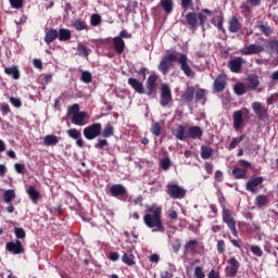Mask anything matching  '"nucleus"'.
<instances>
[{"label":"nucleus","mask_w":278,"mask_h":278,"mask_svg":"<svg viewBox=\"0 0 278 278\" xmlns=\"http://www.w3.org/2000/svg\"><path fill=\"white\" fill-rule=\"evenodd\" d=\"M146 215L143 216V223L150 229L156 228V231H164V225L162 224V207L157 204L148 206Z\"/></svg>","instance_id":"1"},{"label":"nucleus","mask_w":278,"mask_h":278,"mask_svg":"<svg viewBox=\"0 0 278 278\" xmlns=\"http://www.w3.org/2000/svg\"><path fill=\"white\" fill-rule=\"evenodd\" d=\"M102 130L103 126L101 123H94L84 128L83 134L87 140H94V138H99V136H101Z\"/></svg>","instance_id":"2"},{"label":"nucleus","mask_w":278,"mask_h":278,"mask_svg":"<svg viewBox=\"0 0 278 278\" xmlns=\"http://www.w3.org/2000/svg\"><path fill=\"white\" fill-rule=\"evenodd\" d=\"M179 56L174 53L167 54L160 63L159 71L163 73L164 75L168 74V71H170V66H173V62H178Z\"/></svg>","instance_id":"3"},{"label":"nucleus","mask_w":278,"mask_h":278,"mask_svg":"<svg viewBox=\"0 0 278 278\" xmlns=\"http://www.w3.org/2000/svg\"><path fill=\"white\" fill-rule=\"evenodd\" d=\"M223 223L227 225L235 238H238V229H236V219L231 216V211L223 208L222 213Z\"/></svg>","instance_id":"4"},{"label":"nucleus","mask_w":278,"mask_h":278,"mask_svg":"<svg viewBox=\"0 0 278 278\" xmlns=\"http://www.w3.org/2000/svg\"><path fill=\"white\" fill-rule=\"evenodd\" d=\"M186 189L184 187H180L179 185H167V194L172 199H184L186 197Z\"/></svg>","instance_id":"5"},{"label":"nucleus","mask_w":278,"mask_h":278,"mask_svg":"<svg viewBox=\"0 0 278 278\" xmlns=\"http://www.w3.org/2000/svg\"><path fill=\"white\" fill-rule=\"evenodd\" d=\"M262 184H264V177L257 176L251 178L245 185V190H248V192H252V194H257Z\"/></svg>","instance_id":"6"},{"label":"nucleus","mask_w":278,"mask_h":278,"mask_svg":"<svg viewBox=\"0 0 278 278\" xmlns=\"http://www.w3.org/2000/svg\"><path fill=\"white\" fill-rule=\"evenodd\" d=\"M252 110L254 114L257 115V118L260 121H268L269 115H268V109H266L261 102H253L252 103Z\"/></svg>","instance_id":"7"},{"label":"nucleus","mask_w":278,"mask_h":278,"mask_svg":"<svg viewBox=\"0 0 278 278\" xmlns=\"http://www.w3.org/2000/svg\"><path fill=\"white\" fill-rule=\"evenodd\" d=\"M173 101V93L170 92V87L168 85H162L161 87V100L160 103L162 108H166Z\"/></svg>","instance_id":"8"},{"label":"nucleus","mask_w":278,"mask_h":278,"mask_svg":"<svg viewBox=\"0 0 278 278\" xmlns=\"http://www.w3.org/2000/svg\"><path fill=\"white\" fill-rule=\"evenodd\" d=\"M264 50V46L252 43L241 49L240 53H242V55H257L260 53H263Z\"/></svg>","instance_id":"9"},{"label":"nucleus","mask_w":278,"mask_h":278,"mask_svg":"<svg viewBox=\"0 0 278 278\" xmlns=\"http://www.w3.org/2000/svg\"><path fill=\"white\" fill-rule=\"evenodd\" d=\"M177 62L178 64H180V68L187 77H194V72L192 71V67H190V65L188 64V55L180 54Z\"/></svg>","instance_id":"10"},{"label":"nucleus","mask_w":278,"mask_h":278,"mask_svg":"<svg viewBox=\"0 0 278 278\" xmlns=\"http://www.w3.org/2000/svg\"><path fill=\"white\" fill-rule=\"evenodd\" d=\"M181 22L182 25H188L190 29H197L199 25L198 14L194 12H189L185 15V18Z\"/></svg>","instance_id":"11"},{"label":"nucleus","mask_w":278,"mask_h":278,"mask_svg":"<svg viewBox=\"0 0 278 278\" xmlns=\"http://www.w3.org/2000/svg\"><path fill=\"white\" fill-rule=\"evenodd\" d=\"M229 266L226 267L228 277H236L238 275V270H240V262L236 257H230L228 260Z\"/></svg>","instance_id":"12"},{"label":"nucleus","mask_w":278,"mask_h":278,"mask_svg":"<svg viewBox=\"0 0 278 278\" xmlns=\"http://www.w3.org/2000/svg\"><path fill=\"white\" fill-rule=\"evenodd\" d=\"M7 251L13 253V255H21V253L25 252V249L23 248V243H21L20 240H16L7 243Z\"/></svg>","instance_id":"13"},{"label":"nucleus","mask_w":278,"mask_h":278,"mask_svg":"<svg viewBox=\"0 0 278 278\" xmlns=\"http://www.w3.org/2000/svg\"><path fill=\"white\" fill-rule=\"evenodd\" d=\"M88 121H90V115H88L86 112H79L72 117L73 125H77L78 127L88 125Z\"/></svg>","instance_id":"14"},{"label":"nucleus","mask_w":278,"mask_h":278,"mask_svg":"<svg viewBox=\"0 0 278 278\" xmlns=\"http://www.w3.org/2000/svg\"><path fill=\"white\" fill-rule=\"evenodd\" d=\"M243 62L244 59L242 56H235L228 62V68H230L231 73H240Z\"/></svg>","instance_id":"15"},{"label":"nucleus","mask_w":278,"mask_h":278,"mask_svg":"<svg viewBox=\"0 0 278 278\" xmlns=\"http://www.w3.org/2000/svg\"><path fill=\"white\" fill-rule=\"evenodd\" d=\"M157 86V75L152 74L148 77V80L146 83V88H147V94L151 97L153 92H155V88Z\"/></svg>","instance_id":"16"},{"label":"nucleus","mask_w":278,"mask_h":278,"mask_svg":"<svg viewBox=\"0 0 278 278\" xmlns=\"http://www.w3.org/2000/svg\"><path fill=\"white\" fill-rule=\"evenodd\" d=\"M203 137V130L199 126H191L187 130V138H191L192 140H201Z\"/></svg>","instance_id":"17"},{"label":"nucleus","mask_w":278,"mask_h":278,"mask_svg":"<svg viewBox=\"0 0 278 278\" xmlns=\"http://www.w3.org/2000/svg\"><path fill=\"white\" fill-rule=\"evenodd\" d=\"M128 85L138 92V94H144V85L138 78H128Z\"/></svg>","instance_id":"18"},{"label":"nucleus","mask_w":278,"mask_h":278,"mask_svg":"<svg viewBox=\"0 0 278 278\" xmlns=\"http://www.w3.org/2000/svg\"><path fill=\"white\" fill-rule=\"evenodd\" d=\"M227 86V76L219 75L214 81L215 92H223Z\"/></svg>","instance_id":"19"},{"label":"nucleus","mask_w":278,"mask_h":278,"mask_svg":"<svg viewBox=\"0 0 278 278\" xmlns=\"http://www.w3.org/2000/svg\"><path fill=\"white\" fill-rule=\"evenodd\" d=\"M110 192L112 194V197H123L124 194H127V189L125 188V186L118 184V185H113L110 188Z\"/></svg>","instance_id":"20"},{"label":"nucleus","mask_w":278,"mask_h":278,"mask_svg":"<svg viewBox=\"0 0 278 278\" xmlns=\"http://www.w3.org/2000/svg\"><path fill=\"white\" fill-rule=\"evenodd\" d=\"M5 75H9V77H12V79H21V71L18 70V65H12L10 67L4 68Z\"/></svg>","instance_id":"21"},{"label":"nucleus","mask_w":278,"mask_h":278,"mask_svg":"<svg viewBox=\"0 0 278 278\" xmlns=\"http://www.w3.org/2000/svg\"><path fill=\"white\" fill-rule=\"evenodd\" d=\"M207 16H212V11L210 9H203L202 12L198 14V21L201 27H205V23H207Z\"/></svg>","instance_id":"22"},{"label":"nucleus","mask_w":278,"mask_h":278,"mask_svg":"<svg viewBox=\"0 0 278 278\" xmlns=\"http://www.w3.org/2000/svg\"><path fill=\"white\" fill-rule=\"evenodd\" d=\"M194 87H188L186 91L181 96V100L185 101V103H190L194 100Z\"/></svg>","instance_id":"23"},{"label":"nucleus","mask_w":278,"mask_h":278,"mask_svg":"<svg viewBox=\"0 0 278 278\" xmlns=\"http://www.w3.org/2000/svg\"><path fill=\"white\" fill-rule=\"evenodd\" d=\"M113 45L116 53H123V51H125V40H123V38L114 37Z\"/></svg>","instance_id":"24"},{"label":"nucleus","mask_w":278,"mask_h":278,"mask_svg":"<svg viewBox=\"0 0 278 278\" xmlns=\"http://www.w3.org/2000/svg\"><path fill=\"white\" fill-rule=\"evenodd\" d=\"M242 123H244V118L242 117V111H236L233 113V127L235 129H240L242 127Z\"/></svg>","instance_id":"25"},{"label":"nucleus","mask_w":278,"mask_h":278,"mask_svg":"<svg viewBox=\"0 0 278 278\" xmlns=\"http://www.w3.org/2000/svg\"><path fill=\"white\" fill-rule=\"evenodd\" d=\"M2 199L4 203H8L10 205V203H12L16 199V192L14 191V189H9L4 191Z\"/></svg>","instance_id":"26"},{"label":"nucleus","mask_w":278,"mask_h":278,"mask_svg":"<svg viewBox=\"0 0 278 278\" xmlns=\"http://www.w3.org/2000/svg\"><path fill=\"white\" fill-rule=\"evenodd\" d=\"M60 142V139L55 135H47L43 138V144L46 147H55Z\"/></svg>","instance_id":"27"},{"label":"nucleus","mask_w":278,"mask_h":278,"mask_svg":"<svg viewBox=\"0 0 278 278\" xmlns=\"http://www.w3.org/2000/svg\"><path fill=\"white\" fill-rule=\"evenodd\" d=\"M260 86V78L256 75H250L248 77V88L250 90H255Z\"/></svg>","instance_id":"28"},{"label":"nucleus","mask_w":278,"mask_h":278,"mask_svg":"<svg viewBox=\"0 0 278 278\" xmlns=\"http://www.w3.org/2000/svg\"><path fill=\"white\" fill-rule=\"evenodd\" d=\"M229 31L231 34H237V31H240V22L238 21V17L232 16L229 22Z\"/></svg>","instance_id":"29"},{"label":"nucleus","mask_w":278,"mask_h":278,"mask_svg":"<svg viewBox=\"0 0 278 278\" xmlns=\"http://www.w3.org/2000/svg\"><path fill=\"white\" fill-rule=\"evenodd\" d=\"M175 136L177 140H187L188 138V131H186V127L184 126H178L175 130Z\"/></svg>","instance_id":"30"},{"label":"nucleus","mask_w":278,"mask_h":278,"mask_svg":"<svg viewBox=\"0 0 278 278\" xmlns=\"http://www.w3.org/2000/svg\"><path fill=\"white\" fill-rule=\"evenodd\" d=\"M214 155V149L207 147V146H202L201 147V157L202 160H210Z\"/></svg>","instance_id":"31"},{"label":"nucleus","mask_w":278,"mask_h":278,"mask_svg":"<svg viewBox=\"0 0 278 278\" xmlns=\"http://www.w3.org/2000/svg\"><path fill=\"white\" fill-rule=\"evenodd\" d=\"M58 36H59L58 30L50 29L49 31L46 33L45 42L47 45H51V42H53V40H55L58 38Z\"/></svg>","instance_id":"32"},{"label":"nucleus","mask_w":278,"mask_h":278,"mask_svg":"<svg viewBox=\"0 0 278 278\" xmlns=\"http://www.w3.org/2000/svg\"><path fill=\"white\" fill-rule=\"evenodd\" d=\"M27 194L29 195V199L33 201V203H37L40 199V192L36 190V187H29L27 189Z\"/></svg>","instance_id":"33"},{"label":"nucleus","mask_w":278,"mask_h":278,"mask_svg":"<svg viewBox=\"0 0 278 278\" xmlns=\"http://www.w3.org/2000/svg\"><path fill=\"white\" fill-rule=\"evenodd\" d=\"M58 37H59V40L61 42H66L67 40H71L72 35H71V31L68 29L61 28L59 30V36Z\"/></svg>","instance_id":"34"},{"label":"nucleus","mask_w":278,"mask_h":278,"mask_svg":"<svg viewBox=\"0 0 278 278\" xmlns=\"http://www.w3.org/2000/svg\"><path fill=\"white\" fill-rule=\"evenodd\" d=\"M255 205L258 208L264 207V205H268V197L261 194L255 198Z\"/></svg>","instance_id":"35"},{"label":"nucleus","mask_w":278,"mask_h":278,"mask_svg":"<svg viewBox=\"0 0 278 278\" xmlns=\"http://www.w3.org/2000/svg\"><path fill=\"white\" fill-rule=\"evenodd\" d=\"M72 27H74V29H76V31H84V29H88V24H86V22H84V21L76 20L72 24Z\"/></svg>","instance_id":"36"},{"label":"nucleus","mask_w":278,"mask_h":278,"mask_svg":"<svg viewBox=\"0 0 278 278\" xmlns=\"http://www.w3.org/2000/svg\"><path fill=\"white\" fill-rule=\"evenodd\" d=\"M136 256H134V254H127L125 253L122 256V262H124V264H127V266H134V264H136Z\"/></svg>","instance_id":"37"},{"label":"nucleus","mask_w":278,"mask_h":278,"mask_svg":"<svg viewBox=\"0 0 278 278\" xmlns=\"http://www.w3.org/2000/svg\"><path fill=\"white\" fill-rule=\"evenodd\" d=\"M233 92L238 94V97H242L247 92V87L242 83H237L233 86Z\"/></svg>","instance_id":"38"},{"label":"nucleus","mask_w":278,"mask_h":278,"mask_svg":"<svg viewBox=\"0 0 278 278\" xmlns=\"http://www.w3.org/2000/svg\"><path fill=\"white\" fill-rule=\"evenodd\" d=\"M232 175L233 177H236V179H244V177H247V169L235 167L232 170Z\"/></svg>","instance_id":"39"},{"label":"nucleus","mask_w":278,"mask_h":278,"mask_svg":"<svg viewBox=\"0 0 278 278\" xmlns=\"http://www.w3.org/2000/svg\"><path fill=\"white\" fill-rule=\"evenodd\" d=\"M111 136H114V126H112V124H106L102 131V137L110 138Z\"/></svg>","instance_id":"40"},{"label":"nucleus","mask_w":278,"mask_h":278,"mask_svg":"<svg viewBox=\"0 0 278 278\" xmlns=\"http://www.w3.org/2000/svg\"><path fill=\"white\" fill-rule=\"evenodd\" d=\"M267 49L269 53H276L278 55V40H269L267 41Z\"/></svg>","instance_id":"41"},{"label":"nucleus","mask_w":278,"mask_h":278,"mask_svg":"<svg viewBox=\"0 0 278 278\" xmlns=\"http://www.w3.org/2000/svg\"><path fill=\"white\" fill-rule=\"evenodd\" d=\"M161 5L167 14L173 12V0H161Z\"/></svg>","instance_id":"42"},{"label":"nucleus","mask_w":278,"mask_h":278,"mask_svg":"<svg viewBox=\"0 0 278 278\" xmlns=\"http://www.w3.org/2000/svg\"><path fill=\"white\" fill-rule=\"evenodd\" d=\"M160 166L163 170H168L173 166V162H170V159L164 157L160 160Z\"/></svg>","instance_id":"43"},{"label":"nucleus","mask_w":278,"mask_h":278,"mask_svg":"<svg viewBox=\"0 0 278 278\" xmlns=\"http://www.w3.org/2000/svg\"><path fill=\"white\" fill-rule=\"evenodd\" d=\"M245 136L241 135L240 137H236L231 140L228 149L233 150L236 149V147H238L240 144V142H242V140H244Z\"/></svg>","instance_id":"44"},{"label":"nucleus","mask_w":278,"mask_h":278,"mask_svg":"<svg viewBox=\"0 0 278 278\" xmlns=\"http://www.w3.org/2000/svg\"><path fill=\"white\" fill-rule=\"evenodd\" d=\"M66 134L70 138H73V140H78V138H81V131L77 130V128H72L67 130Z\"/></svg>","instance_id":"45"},{"label":"nucleus","mask_w":278,"mask_h":278,"mask_svg":"<svg viewBox=\"0 0 278 278\" xmlns=\"http://www.w3.org/2000/svg\"><path fill=\"white\" fill-rule=\"evenodd\" d=\"M250 251L256 257H262V255H264V251H262V248H260V245H251Z\"/></svg>","instance_id":"46"},{"label":"nucleus","mask_w":278,"mask_h":278,"mask_svg":"<svg viewBox=\"0 0 278 278\" xmlns=\"http://www.w3.org/2000/svg\"><path fill=\"white\" fill-rule=\"evenodd\" d=\"M78 55H84L85 58H88V48L84 46V43H78Z\"/></svg>","instance_id":"47"},{"label":"nucleus","mask_w":278,"mask_h":278,"mask_svg":"<svg viewBox=\"0 0 278 278\" xmlns=\"http://www.w3.org/2000/svg\"><path fill=\"white\" fill-rule=\"evenodd\" d=\"M151 131L154 136H160L162 134V126H160V123L152 124Z\"/></svg>","instance_id":"48"},{"label":"nucleus","mask_w":278,"mask_h":278,"mask_svg":"<svg viewBox=\"0 0 278 278\" xmlns=\"http://www.w3.org/2000/svg\"><path fill=\"white\" fill-rule=\"evenodd\" d=\"M257 27L263 34H265V36H270L273 34V30L270 29V26L260 24Z\"/></svg>","instance_id":"49"},{"label":"nucleus","mask_w":278,"mask_h":278,"mask_svg":"<svg viewBox=\"0 0 278 278\" xmlns=\"http://www.w3.org/2000/svg\"><path fill=\"white\" fill-rule=\"evenodd\" d=\"M81 81H84V84H90V81H92V74H90V72H83Z\"/></svg>","instance_id":"50"},{"label":"nucleus","mask_w":278,"mask_h":278,"mask_svg":"<svg viewBox=\"0 0 278 278\" xmlns=\"http://www.w3.org/2000/svg\"><path fill=\"white\" fill-rule=\"evenodd\" d=\"M9 2L14 10H21L23 8V0H9Z\"/></svg>","instance_id":"51"},{"label":"nucleus","mask_w":278,"mask_h":278,"mask_svg":"<svg viewBox=\"0 0 278 278\" xmlns=\"http://www.w3.org/2000/svg\"><path fill=\"white\" fill-rule=\"evenodd\" d=\"M91 25L93 27H97L98 25H101V15L99 14H92L91 15Z\"/></svg>","instance_id":"52"},{"label":"nucleus","mask_w":278,"mask_h":278,"mask_svg":"<svg viewBox=\"0 0 278 278\" xmlns=\"http://www.w3.org/2000/svg\"><path fill=\"white\" fill-rule=\"evenodd\" d=\"M194 276H195L197 278H205V271H203V267L197 266V267L194 268Z\"/></svg>","instance_id":"53"},{"label":"nucleus","mask_w":278,"mask_h":278,"mask_svg":"<svg viewBox=\"0 0 278 278\" xmlns=\"http://www.w3.org/2000/svg\"><path fill=\"white\" fill-rule=\"evenodd\" d=\"M68 114H71L73 117L76 114H79V104H74L72 106H68Z\"/></svg>","instance_id":"54"},{"label":"nucleus","mask_w":278,"mask_h":278,"mask_svg":"<svg viewBox=\"0 0 278 278\" xmlns=\"http://www.w3.org/2000/svg\"><path fill=\"white\" fill-rule=\"evenodd\" d=\"M14 168L18 175H25V164L15 163Z\"/></svg>","instance_id":"55"},{"label":"nucleus","mask_w":278,"mask_h":278,"mask_svg":"<svg viewBox=\"0 0 278 278\" xmlns=\"http://www.w3.org/2000/svg\"><path fill=\"white\" fill-rule=\"evenodd\" d=\"M14 233H15L16 238L22 239V240H23V239L25 238V236H26L25 229H23V228H15V229H14Z\"/></svg>","instance_id":"56"},{"label":"nucleus","mask_w":278,"mask_h":278,"mask_svg":"<svg viewBox=\"0 0 278 278\" xmlns=\"http://www.w3.org/2000/svg\"><path fill=\"white\" fill-rule=\"evenodd\" d=\"M205 93H206V91H205L204 89H198V90L195 91V99H197L198 101H201L202 99H204Z\"/></svg>","instance_id":"57"},{"label":"nucleus","mask_w":278,"mask_h":278,"mask_svg":"<svg viewBox=\"0 0 278 278\" xmlns=\"http://www.w3.org/2000/svg\"><path fill=\"white\" fill-rule=\"evenodd\" d=\"M217 252L220 254L225 253V240L217 241Z\"/></svg>","instance_id":"58"},{"label":"nucleus","mask_w":278,"mask_h":278,"mask_svg":"<svg viewBox=\"0 0 278 278\" xmlns=\"http://www.w3.org/2000/svg\"><path fill=\"white\" fill-rule=\"evenodd\" d=\"M10 103H12L14 108H21V105H23L18 98H10Z\"/></svg>","instance_id":"59"},{"label":"nucleus","mask_w":278,"mask_h":278,"mask_svg":"<svg viewBox=\"0 0 278 278\" xmlns=\"http://www.w3.org/2000/svg\"><path fill=\"white\" fill-rule=\"evenodd\" d=\"M96 149H104V147H108V140L101 139L96 143Z\"/></svg>","instance_id":"60"},{"label":"nucleus","mask_w":278,"mask_h":278,"mask_svg":"<svg viewBox=\"0 0 278 278\" xmlns=\"http://www.w3.org/2000/svg\"><path fill=\"white\" fill-rule=\"evenodd\" d=\"M181 5L184 10H188L192 5V0H181Z\"/></svg>","instance_id":"61"},{"label":"nucleus","mask_w":278,"mask_h":278,"mask_svg":"<svg viewBox=\"0 0 278 278\" xmlns=\"http://www.w3.org/2000/svg\"><path fill=\"white\" fill-rule=\"evenodd\" d=\"M2 114H10V105L8 103H3L1 106Z\"/></svg>","instance_id":"62"},{"label":"nucleus","mask_w":278,"mask_h":278,"mask_svg":"<svg viewBox=\"0 0 278 278\" xmlns=\"http://www.w3.org/2000/svg\"><path fill=\"white\" fill-rule=\"evenodd\" d=\"M150 262L154 263V264H157V262H160V256L157 254H152L150 257H149Z\"/></svg>","instance_id":"63"},{"label":"nucleus","mask_w":278,"mask_h":278,"mask_svg":"<svg viewBox=\"0 0 278 278\" xmlns=\"http://www.w3.org/2000/svg\"><path fill=\"white\" fill-rule=\"evenodd\" d=\"M208 278H220V275L216 270L212 269L208 273Z\"/></svg>","instance_id":"64"}]
</instances>
